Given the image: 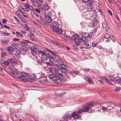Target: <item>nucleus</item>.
Returning <instances> with one entry per match:
<instances>
[{
	"mask_svg": "<svg viewBox=\"0 0 121 121\" xmlns=\"http://www.w3.org/2000/svg\"><path fill=\"white\" fill-rule=\"evenodd\" d=\"M102 26L103 28L105 29L106 31H107L109 30V27L107 26V22L105 20H104V22L102 23Z\"/></svg>",
	"mask_w": 121,
	"mask_h": 121,
	"instance_id": "14",
	"label": "nucleus"
},
{
	"mask_svg": "<svg viewBox=\"0 0 121 121\" xmlns=\"http://www.w3.org/2000/svg\"><path fill=\"white\" fill-rule=\"evenodd\" d=\"M7 20L6 19H3L2 23L3 24H6V22H7Z\"/></svg>",
	"mask_w": 121,
	"mask_h": 121,
	"instance_id": "58",
	"label": "nucleus"
},
{
	"mask_svg": "<svg viewBox=\"0 0 121 121\" xmlns=\"http://www.w3.org/2000/svg\"><path fill=\"white\" fill-rule=\"evenodd\" d=\"M7 49L9 51H13L14 49L12 47H9L7 48Z\"/></svg>",
	"mask_w": 121,
	"mask_h": 121,
	"instance_id": "38",
	"label": "nucleus"
},
{
	"mask_svg": "<svg viewBox=\"0 0 121 121\" xmlns=\"http://www.w3.org/2000/svg\"><path fill=\"white\" fill-rule=\"evenodd\" d=\"M4 35L7 36H9L10 34V33H8L6 32H4Z\"/></svg>",
	"mask_w": 121,
	"mask_h": 121,
	"instance_id": "57",
	"label": "nucleus"
},
{
	"mask_svg": "<svg viewBox=\"0 0 121 121\" xmlns=\"http://www.w3.org/2000/svg\"><path fill=\"white\" fill-rule=\"evenodd\" d=\"M39 19L41 22V23H42V24H45V21L43 20L42 17L41 16H39Z\"/></svg>",
	"mask_w": 121,
	"mask_h": 121,
	"instance_id": "33",
	"label": "nucleus"
},
{
	"mask_svg": "<svg viewBox=\"0 0 121 121\" xmlns=\"http://www.w3.org/2000/svg\"><path fill=\"white\" fill-rule=\"evenodd\" d=\"M16 33L17 34L16 35L17 37H22L23 36V34H22L17 31L16 32Z\"/></svg>",
	"mask_w": 121,
	"mask_h": 121,
	"instance_id": "30",
	"label": "nucleus"
},
{
	"mask_svg": "<svg viewBox=\"0 0 121 121\" xmlns=\"http://www.w3.org/2000/svg\"><path fill=\"white\" fill-rule=\"evenodd\" d=\"M106 104L107 105V107L110 109V110L114 108L115 107V104L114 102H107Z\"/></svg>",
	"mask_w": 121,
	"mask_h": 121,
	"instance_id": "12",
	"label": "nucleus"
},
{
	"mask_svg": "<svg viewBox=\"0 0 121 121\" xmlns=\"http://www.w3.org/2000/svg\"><path fill=\"white\" fill-rule=\"evenodd\" d=\"M108 77L109 78H113V79H115V81H117V78H120L118 76H116L114 74L112 75L111 74H110L109 76H108Z\"/></svg>",
	"mask_w": 121,
	"mask_h": 121,
	"instance_id": "20",
	"label": "nucleus"
},
{
	"mask_svg": "<svg viewBox=\"0 0 121 121\" xmlns=\"http://www.w3.org/2000/svg\"><path fill=\"white\" fill-rule=\"evenodd\" d=\"M86 79L87 81L88 82V83H90L91 82H92V81H91V79L90 78L86 77Z\"/></svg>",
	"mask_w": 121,
	"mask_h": 121,
	"instance_id": "40",
	"label": "nucleus"
},
{
	"mask_svg": "<svg viewBox=\"0 0 121 121\" xmlns=\"http://www.w3.org/2000/svg\"><path fill=\"white\" fill-rule=\"evenodd\" d=\"M13 58L16 59H19L21 58L19 55L17 53H13Z\"/></svg>",
	"mask_w": 121,
	"mask_h": 121,
	"instance_id": "22",
	"label": "nucleus"
},
{
	"mask_svg": "<svg viewBox=\"0 0 121 121\" xmlns=\"http://www.w3.org/2000/svg\"><path fill=\"white\" fill-rule=\"evenodd\" d=\"M41 78H45L46 77V76L43 73H42L41 75Z\"/></svg>",
	"mask_w": 121,
	"mask_h": 121,
	"instance_id": "56",
	"label": "nucleus"
},
{
	"mask_svg": "<svg viewBox=\"0 0 121 121\" xmlns=\"http://www.w3.org/2000/svg\"><path fill=\"white\" fill-rule=\"evenodd\" d=\"M104 37L105 39H108L110 38V36L109 34L108 33H106L104 35Z\"/></svg>",
	"mask_w": 121,
	"mask_h": 121,
	"instance_id": "35",
	"label": "nucleus"
},
{
	"mask_svg": "<svg viewBox=\"0 0 121 121\" xmlns=\"http://www.w3.org/2000/svg\"><path fill=\"white\" fill-rule=\"evenodd\" d=\"M83 42H84L83 44L86 46V47L87 48H90L91 47V45H90L88 43V39L86 38V39L85 41H83Z\"/></svg>",
	"mask_w": 121,
	"mask_h": 121,
	"instance_id": "16",
	"label": "nucleus"
},
{
	"mask_svg": "<svg viewBox=\"0 0 121 121\" xmlns=\"http://www.w3.org/2000/svg\"><path fill=\"white\" fill-rule=\"evenodd\" d=\"M110 38L113 42H115L116 39L113 36H111Z\"/></svg>",
	"mask_w": 121,
	"mask_h": 121,
	"instance_id": "50",
	"label": "nucleus"
},
{
	"mask_svg": "<svg viewBox=\"0 0 121 121\" xmlns=\"http://www.w3.org/2000/svg\"><path fill=\"white\" fill-rule=\"evenodd\" d=\"M102 110H103L104 111H107V110H110V109H109V108H107L104 107H103L102 108Z\"/></svg>",
	"mask_w": 121,
	"mask_h": 121,
	"instance_id": "43",
	"label": "nucleus"
},
{
	"mask_svg": "<svg viewBox=\"0 0 121 121\" xmlns=\"http://www.w3.org/2000/svg\"><path fill=\"white\" fill-rule=\"evenodd\" d=\"M4 27L5 28H7L9 29H10V27L8 26H7L6 25H4Z\"/></svg>",
	"mask_w": 121,
	"mask_h": 121,
	"instance_id": "61",
	"label": "nucleus"
},
{
	"mask_svg": "<svg viewBox=\"0 0 121 121\" xmlns=\"http://www.w3.org/2000/svg\"><path fill=\"white\" fill-rule=\"evenodd\" d=\"M73 73L74 74H77L78 73H79V72L78 71H76L74 70H73Z\"/></svg>",
	"mask_w": 121,
	"mask_h": 121,
	"instance_id": "55",
	"label": "nucleus"
},
{
	"mask_svg": "<svg viewBox=\"0 0 121 121\" xmlns=\"http://www.w3.org/2000/svg\"><path fill=\"white\" fill-rule=\"evenodd\" d=\"M21 21L23 22H25L26 23V22H27V21L25 20L24 18H23V17H21Z\"/></svg>",
	"mask_w": 121,
	"mask_h": 121,
	"instance_id": "52",
	"label": "nucleus"
},
{
	"mask_svg": "<svg viewBox=\"0 0 121 121\" xmlns=\"http://www.w3.org/2000/svg\"><path fill=\"white\" fill-rule=\"evenodd\" d=\"M23 7L22 8V9L23 10L26 11V10L28 9L29 8V5L28 4L26 3L23 5Z\"/></svg>",
	"mask_w": 121,
	"mask_h": 121,
	"instance_id": "25",
	"label": "nucleus"
},
{
	"mask_svg": "<svg viewBox=\"0 0 121 121\" xmlns=\"http://www.w3.org/2000/svg\"><path fill=\"white\" fill-rule=\"evenodd\" d=\"M38 81L39 82L43 83H45L47 82V81L46 79H43L42 78L39 79Z\"/></svg>",
	"mask_w": 121,
	"mask_h": 121,
	"instance_id": "26",
	"label": "nucleus"
},
{
	"mask_svg": "<svg viewBox=\"0 0 121 121\" xmlns=\"http://www.w3.org/2000/svg\"><path fill=\"white\" fill-rule=\"evenodd\" d=\"M67 67V66L65 65H63L60 66L59 69V71L60 70L62 73L66 74L68 73V70L66 69Z\"/></svg>",
	"mask_w": 121,
	"mask_h": 121,
	"instance_id": "10",
	"label": "nucleus"
},
{
	"mask_svg": "<svg viewBox=\"0 0 121 121\" xmlns=\"http://www.w3.org/2000/svg\"><path fill=\"white\" fill-rule=\"evenodd\" d=\"M29 36L30 37L31 40L33 41H35V39H34V35L33 33H30V35H29Z\"/></svg>",
	"mask_w": 121,
	"mask_h": 121,
	"instance_id": "27",
	"label": "nucleus"
},
{
	"mask_svg": "<svg viewBox=\"0 0 121 121\" xmlns=\"http://www.w3.org/2000/svg\"><path fill=\"white\" fill-rule=\"evenodd\" d=\"M33 47H30V49L31 53L33 55L35 56L37 54V49L38 48V47L34 45L33 46Z\"/></svg>",
	"mask_w": 121,
	"mask_h": 121,
	"instance_id": "9",
	"label": "nucleus"
},
{
	"mask_svg": "<svg viewBox=\"0 0 121 121\" xmlns=\"http://www.w3.org/2000/svg\"><path fill=\"white\" fill-rule=\"evenodd\" d=\"M85 9L84 8V9L82 10V11L83 12L85 13L88 11H87V9H86V7H85Z\"/></svg>",
	"mask_w": 121,
	"mask_h": 121,
	"instance_id": "59",
	"label": "nucleus"
},
{
	"mask_svg": "<svg viewBox=\"0 0 121 121\" xmlns=\"http://www.w3.org/2000/svg\"><path fill=\"white\" fill-rule=\"evenodd\" d=\"M81 114L82 112L79 109L77 112H74L71 114L72 117H73L75 119H80L81 118Z\"/></svg>",
	"mask_w": 121,
	"mask_h": 121,
	"instance_id": "5",
	"label": "nucleus"
},
{
	"mask_svg": "<svg viewBox=\"0 0 121 121\" xmlns=\"http://www.w3.org/2000/svg\"><path fill=\"white\" fill-rule=\"evenodd\" d=\"M47 41L48 43L52 44V43L53 40L50 39H47Z\"/></svg>",
	"mask_w": 121,
	"mask_h": 121,
	"instance_id": "53",
	"label": "nucleus"
},
{
	"mask_svg": "<svg viewBox=\"0 0 121 121\" xmlns=\"http://www.w3.org/2000/svg\"><path fill=\"white\" fill-rule=\"evenodd\" d=\"M3 25L1 22H0V29H1L3 28Z\"/></svg>",
	"mask_w": 121,
	"mask_h": 121,
	"instance_id": "62",
	"label": "nucleus"
},
{
	"mask_svg": "<svg viewBox=\"0 0 121 121\" xmlns=\"http://www.w3.org/2000/svg\"><path fill=\"white\" fill-rule=\"evenodd\" d=\"M1 56L2 57L5 58V57L6 56V55L3 52L2 53L1 55Z\"/></svg>",
	"mask_w": 121,
	"mask_h": 121,
	"instance_id": "51",
	"label": "nucleus"
},
{
	"mask_svg": "<svg viewBox=\"0 0 121 121\" xmlns=\"http://www.w3.org/2000/svg\"><path fill=\"white\" fill-rule=\"evenodd\" d=\"M6 65L9 66V63L8 61H5L4 63V67L5 68L6 67Z\"/></svg>",
	"mask_w": 121,
	"mask_h": 121,
	"instance_id": "34",
	"label": "nucleus"
},
{
	"mask_svg": "<svg viewBox=\"0 0 121 121\" xmlns=\"http://www.w3.org/2000/svg\"><path fill=\"white\" fill-rule=\"evenodd\" d=\"M30 78L31 79V82H34L36 80V77L35 75L33 74H31L30 75Z\"/></svg>",
	"mask_w": 121,
	"mask_h": 121,
	"instance_id": "17",
	"label": "nucleus"
},
{
	"mask_svg": "<svg viewBox=\"0 0 121 121\" xmlns=\"http://www.w3.org/2000/svg\"><path fill=\"white\" fill-rule=\"evenodd\" d=\"M86 39V38L85 37H82L81 39H78L77 38H74V39L75 42V44L77 46L79 45L80 44L81 42H83V41H85Z\"/></svg>",
	"mask_w": 121,
	"mask_h": 121,
	"instance_id": "8",
	"label": "nucleus"
},
{
	"mask_svg": "<svg viewBox=\"0 0 121 121\" xmlns=\"http://www.w3.org/2000/svg\"><path fill=\"white\" fill-rule=\"evenodd\" d=\"M50 71L52 74L57 75L59 73L58 68H54L52 67L49 68Z\"/></svg>",
	"mask_w": 121,
	"mask_h": 121,
	"instance_id": "11",
	"label": "nucleus"
},
{
	"mask_svg": "<svg viewBox=\"0 0 121 121\" xmlns=\"http://www.w3.org/2000/svg\"><path fill=\"white\" fill-rule=\"evenodd\" d=\"M81 0H74V1L75 3L78 5V3H80Z\"/></svg>",
	"mask_w": 121,
	"mask_h": 121,
	"instance_id": "49",
	"label": "nucleus"
},
{
	"mask_svg": "<svg viewBox=\"0 0 121 121\" xmlns=\"http://www.w3.org/2000/svg\"><path fill=\"white\" fill-rule=\"evenodd\" d=\"M73 49L74 50L76 51H78V48L77 46H75L73 47Z\"/></svg>",
	"mask_w": 121,
	"mask_h": 121,
	"instance_id": "54",
	"label": "nucleus"
},
{
	"mask_svg": "<svg viewBox=\"0 0 121 121\" xmlns=\"http://www.w3.org/2000/svg\"><path fill=\"white\" fill-rule=\"evenodd\" d=\"M42 8L44 10H48L49 8V6L47 4H45L43 6Z\"/></svg>",
	"mask_w": 121,
	"mask_h": 121,
	"instance_id": "28",
	"label": "nucleus"
},
{
	"mask_svg": "<svg viewBox=\"0 0 121 121\" xmlns=\"http://www.w3.org/2000/svg\"><path fill=\"white\" fill-rule=\"evenodd\" d=\"M93 5V1L89 3L86 5V9L87 11H91L92 10V6Z\"/></svg>",
	"mask_w": 121,
	"mask_h": 121,
	"instance_id": "13",
	"label": "nucleus"
},
{
	"mask_svg": "<svg viewBox=\"0 0 121 121\" xmlns=\"http://www.w3.org/2000/svg\"><path fill=\"white\" fill-rule=\"evenodd\" d=\"M82 1L84 3H87L88 2H89V3L93 1L92 0H82Z\"/></svg>",
	"mask_w": 121,
	"mask_h": 121,
	"instance_id": "37",
	"label": "nucleus"
},
{
	"mask_svg": "<svg viewBox=\"0 0 121 121\" xmlns=\"http://www.w3.org/2000/svg\"><path fill=\"white\" fill-rule=\"evenodd\" d=\"M11 46L13 47V48L14 49L17 48L18 47L17 44L14 43H13L11 45Z\"/></svg>",
	"mask_w": 121,
	"mask_h": 121,
	"instance_id": "29",
	"label": "nucleus"
},
{
	"mask_svg": "<svg viewBox=\"0 0 121 121\" xmlns=\"http://www.w3.org/2000/svg\"><path fill=\"white\" fill-rule=\"evenodd\" d=\"M8 60L12 63L11 65L13 64H14L15 63V61L12 58H9L8 59Z\"/></svg>",
	"mask_w": 121,
	"mask_h": 121,
	"instance_id": "32",
	"label": "nucleus"
},
{
	"mask_svg": "<svg viewBox=\"0 0 121 121\" xmlns=\"http://www.w3.org/2000/svg\"><path fill=\"white\" fill-rule=\"evenodd\" d=\"M35 9L36 10V11L38 13H40V11L39 9L35 8Z\"/></svg>",
	"mask_w": 121,
	"mask_h": 121,
	"instance_id": "60",
	"label": "nucleus"
},
{
	"mask_svg": "<svg viewBox=\"0 0 121 121\" xmlns=\"http://www.w3.org/2000/svg\"><path fill=\"white\" fill-rule=\"evenodd\" d=\"M37 3L38 4L42 5L43 4V2L42 0H37Z\"/></svg>",
	"mask_w": 121,
	"mask_h": 121,
	"instance_id": "31",
	"label": "nucleus"
},
{
	"mask_svg": "<svg viewBox=\"0 0 121 121\" xmlns=\"http://www.w3.org/2000/svg\"><path fill=\"white\" fill-rule=\"evenodd\" d=\"M93 106V103H88L86 105L83 106L82 108L83 109H80L81 112H87L90 110V109L91 108L90 107H92Z\"/></svg>",
	"mask_w": 121,
	"mask_h": 121,
	"instance_id": "4",
	"label": "nucleus"
},
{
	"mask_svg": "<svg viewBox=\"0 0 121 121\" xmlns=\"http://www.w3.org/2000/svg\"><path fill=\"white\" fill-rule=\"evenodd\" d=\"M10 98L12 99L13 100V101H12L11 102H10V103H15L16 102V101L15 100V99L13 98V97L11 96L10 97Z\"/></svg>",
	"mask_w": 121,
	"mask_h": 121,
	"instance_id": "48",
	"label": "nucleus"
},
{
	"mask_svg": "<svg viewBox=\"0 0 121 121\" xmlns=\"http://www.w3.org/2000/svg\"><path fill=\"white\" fill-rule=\"evenodd\" d=\"M50 52L52 54V56H49L48 57V59L49 60V61L46 62V64L48 65L52 66L53 65V62L55 61L56 56L53 54V52L52 51H50Z\"/></svg>",
	"mask_w": 121,
	"mask_h": 121,
	"instance_id": "3",
	"label": "nucleus"
},
{
	"mask_svg": "<svg viewBox=\"0 0 121 121\" xmlns=\"http://www.w3.org/2000/svg\"><path fill=\"white\" fill-rule=\"evenodd\" d=\"M4 59H2L0 61V63L1 64L4 66Z\"/></svg>",
	"mask_w": 121,
	"mask_h": 121,
	"instance_id": "46",
	"label": "nucleus"
},
{
	"mask_svg": "<svg viewBox=\"0 0 121 121\" xmlns=\"http://www.w3.org/2000/svg\"><path fill=\"white\" fill-rule=\"evenodd\" d=\"M52 30L54 32L61 34L62 33V30L60 28V24L57 22H53L52 23Z\"/></svg>",
	"mask_w": 121,
	"mask_h": 121,
	"instance_id": "1",
	"label": "nucleus"
},
{
	"mask_svg": "<svg viewBox=\"0 0 121 121\" xmlns=\"http://www.w3.org/2000/svg\"><path fill=\"white\" fill-rule=\"evenodd\" d=\"M65 92H64L62 93H60L58 92L55 93V95L57 97H63L65 93Z\"/></svg>",
	"mask_w": 121,
	"mask_h": 121,
	"instance_id": "21",
	"label": "nucleus"
},
{
	"mask_svg": "<svg viewBox=\"0 0 121 121\" xmlns=\"http://www.w3.org/2000/svg\"><path fill=\"white\" fill-rule=\"evenodd\" d=\"M52 44L58 47H61V45L58 42L54 41H53L52 43Z\"/></svg>",
	"mask_w": 121,
	"mask_h": 121,
	"instance_id": "23",
	"label": "nucleus"
},
{
	"mask_svg": "<svg viewBox=\"0 0 121 121\" xmlns=\"http://www.w3.org/2000/svg\"><path fill=\"white\" fill-rule=\"evenodd\" d=\"M57 75H58L52 74H50L49 75L48 77L50 79H52L53 81L54 80V79L56 77H57L56 76H57Z\"/></svg>",
	"mask_w": 121,
	"mask_h": 121,
	"instance_id": "19",
	"label": "nucleus"
},
{
	"mask_svg": "<svg viewBox=\"0 0 121 121\" xmlns=\"http://www.w3.org/2000/svg\"><path fill=\"white\" fill-rule=\"evenodd\" d=\"M71 115L69 114H67L65 115L63 117V119L65 120L68 121L72 117Z\"/></svg>",
	"mask_w": 121,
	"mask_h": 121,
	"instance_id": "15",
	"label": "nucleus"
},
{
	"mask_svg": "<svg viewBox=\"0 0 121 121\" xmlns=\"http://www.w3.org/2000/svg\"><path fill=\"white\" fill-rule=\"evenodd\" d=\"M45 20L46 22L49 23L52 21V19L50 16H47L45 17Z\"/></svg>",
	"mask_w": 121,
	"mask_h": 121,
	"instance_id": "18",
	"label": "nucleus"
},
{
	"mask_svg": "<svg viewBox=\"0 0 121 121\" xmlns=\"http://www.w3.org/2000/svg\"><path fill=\"white\" fill-rule=\"evenodd\" d=\"M54 79L53 82L57 84H60L62 82V80L63 78V76L62 74L58 73V76Z\"/></svg>",
	"mask_w": 121,
	"mask_h": 121,
	"instance_id": "6",
	"label": "nucleus"
},
{
	"mask_svg": "<svg viewBox=\"0 0 121 121\" xmlns=\"http://www.w3.org/2000/svg\"><path fill=\"white\" fill-rule=\"evenodd\" d=\"M14 19L16 20L17 21L18 23H20V22L19 20L18 19H17V18L16 17H14Z\"/></svg>",
	"mask_w": 121,
	"mask_h": 121,
	"instance_id": "63",
	"label": "nucleus"
},
{
	"mask_svg": "<svg viewBox=\"0 0 121 121\" xmlns=\"http://www.w3.org/2000/svg\"><path fill=\"white\" fill-rule=\"evenodd\" d=\"M21 75L19 76L18 78L19 79H22V80L26 82L28 81L27 78H28L29 74L27 73L24 72H22L21 73Z\"/></svg>",
	"mask_w": 121,
	"mask_h": 121,
	"instance_id": "7",
	"label": "nucleus"
},
{
	"mask_svg": "<svg viewBox=\"0 0 121 121\" xmlns=\"http://www.w3.org/2000/svg\"><path fill=\"white\" fill-rule=\"evenodd\" d=\"M30 14L31 15V18L32 19L33 18L35 14V12L34 11L32 10L31 11Z\"/></svg>",
	"mask_w": 121,
	"mask_h": 121,
	"instance_id": "41",
	"label": "nucleus"
},
{
	"mask_svg": "<svg viewBox=\"0 0 121 121\" xmlns=\"http://www.w3.org/2000/svg\"><path fill=\"white\" fill-rule=\"evenodd\" d=\"M21 44L22 45L26 46L28 45L25 42V41L24 42L23 41H22L21 42Z\"/></svg>",
	"mask_w": 121,
	"mask_h": 121,
	"instance_id": "44",
	"label": "nucleus"
},
{
	"mask_svg": "<svg viewBox=\"0 0 121 121\" xmlns=\"http://www.w3.org/2000/svg\"><path fill=\"white\" fill-rule=\"evenodd\" d=\"M98 23V22L96 20H94L93 22V25L94 26H96Z\"/></svg>",
	"mask_w": 121,
	"mask_h": 121,
	"instance_id": "42",
	"label": "nucleus"
},
{
	"mask_svg": "<svg viewBox=\"0 0 121 121\" xmlns=\"http://www.w3.org/2000/svg\"><path fill=\"white\" fill-rule=\"evenodd\" d=\"M88 37H89L90 39H91L92 37V35H91L89 34L88 35Z\"/></svg>",
	"mask_w": 121,
	"mask_h": 121,
	"instance_id": "64",
	"label": "nucleus"
},
{
	"mask_svg": "<svg viewBox=\"0 0 121 121\" xmlns=\"http://www.w3.org/2000/svg\"><path fill=\"white\" fill-rule=\"evenodd\" d=\"M55 61H56L57 63L59 64H60L61 66H62V65H63V64L64 62L63 61L61 60H60L56 58V59H55Z\"/></svg>",
	"mask_w": 121,
	"mask_h": 121,
	"instance_id": "24",
	"label": "nucleus"
},
{
	"mask_svg": "<svg viewBox=\"0 0 121 121\" xmlns=\"http://www.w3.org/2000/svg\"><path fill=\"white\" fill-rule=\"evenodd\" d=\"M97 43L96 42H93L92 43V45L93 47H95L96 46Z\"/></svg>",
	"mask_w": 121,
	"mask_h": 121,
	"instance_id": "47",
	"label": "nucleus"
},
{
	"mask_svg": "<svg viewBox=\"0 0 121 121\" xmlns=\"http://www.w3.org/2000/svg\"><path fill=\"white\" fill-rule=\"evenodd\" d=\"M9 40H6L3 41L2 42V43L3 44L5 45L8 43L9 42Z\"/></svg>",
	"mask_w": 121,
	"mask_h": 121,
	"instance_id": "39",
	"label": "nucleus"
},
{
	"mask_svg": "<svg viewBox=\"0 0 121 121\" xmlns=\"http://www.w3.org/2000/svg\"><path fill=\"white\" fill-rule=\"evenodd\" d=\"M120 87H117L116 88V89H115L114 91L115 92H119L120 89Z\"/></svg>",
	"mask_w": 121,
	"mask_h": 121,
	"instance_id": "45",
	"label": "nucleus"
},
{
	"mask_svg": "<svg viewBox=\"0 0 121 121\" xmlns=\"http://www.w3.org/2000/svg\"><path fill=\"white\" fill-rule=\"evenodd\" d=\"M30 10H31V11H34V9L33 7L32 6L30 5H29V8L28 9L26 10V11H29Z\"/></svg>",
	"mask_w": 121,
	"mask_h": 121,
	"instance_id": "36",
	"label": "nucleus"
},
{
	"mask_svg": "<svg viewBox=\"0 0 121 121\" xmlns=\"http://www.w3.org/2000/svg\"><path fill=\"white\" fill-rule=\"evenodd\" d=\"M38 56L40 58L41 60H40L38 59H37V62L39 64L42 63L43 60H47L48 59V57L46 54L44 52L41 51H39L38 52Z\"/></svg>",
	"mask_w": 121,
	"mask_h": 121,
	"instance_id": "2",
	"label": "nucleus"
}]
</instances>
